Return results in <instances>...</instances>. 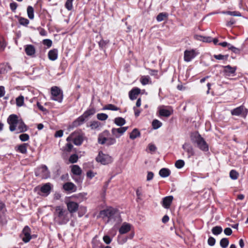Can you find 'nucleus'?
Instances as JSON below:
<instances>
[{
  "label": "nucleus",
  "mask_w": 248,
  "mask_h": 248,
  "mask_svg": "<svg viewBox=\"0 0 248 248\" xmlns=\"http://www.w3.org/2000/svg\"><path fill=\"white\" fill-rule=\"evenodd\" d=\"M86 119V118L84 117V115L83 114L82 115L79 117L76 120H75L74 122V125L75 126H78L82 124L84 122Z\"/></svg>",
  "instance_id": "a878e982"
},
{
  "label": "nucleus",
  "mask_w": 248,
  "mask_h": 248,
  "mask_svg": "<svg viewBox=\"0 0 248 248\" xmlns=\"http://www.w3.org/2000/svg\"><path fill=\"white\" fill-rule=\"evenodd\" d=\"M222 232V229L221 227L217 226L213 227L212 229V233L216 235L220 234Z\"/></svg>",
  "instance_id": "c9c22d12"
},
{
  "label": "nucleus",
  "mask_w": 248,
  "mask_h": 248,
  "mask_svg": "<svg viewBox=\"0 0 248 248\" xmlns=\"http://www.w3.org/2000/svg\"><path fill=\"white\" fill-rule=\"evenodd\" d=\"M97 118L99 120L105 121L108 119V116L105 113H98L97 115Z\"/></svg>",
  "instance_id": "de8ad7c7"
},
{
  "label": "nucleus",
  "mask_w": 248,
  "mask_h": 248,
  "mask_svg": "<svg viewBox=\"0 0 248 248\" xmlns=\"http://www.w3.org/2000/svg\"><path fill=\"white\" fill-rule=\"evenodd\" d=\"M74 0H67L65 3V7L68 10L71 11L73 9V1Z\"/></svg>",
  "instance_id": "a19ab883"
},
{
  "label": "nucleus",
  "mask_w": 248,
  "mask_h": 248,
  "mask_svg": "<svg viewBox=\"0 0 248 248\" xmlns=\"http://www.w3.org/2000/svg\"><path fill=\"white\" fill-rule=\"evenodd\" d=\"M228 56L226 55H223L221 54L219 55H215L214 58H216L217 60H224V59H227Z\"/></svg>",
  "instance_id": "13d9d810"
},
{
  "label": "nucleus",
  "mask_w": 248,
  "mask_h": 248,
  "mask_svg": "<svg viewBox=\"0 0 248 248\" xmlns=\"http://www.w3.org/2000/svg\"><path fill=\"white\" fill-rule=\"evenodd\" d=\"M168 14L166 13H159L156 16V20L158 22H161L168 17Z\"/></svg>",
  "instance_id": "2f4dec72"
},
{
  "label": "nucleus",
  "mask_w": 248,
  "mask_h": 248,
  "mask_svg": "<svg viewBox=\"0 0 248 248\" xmlns=\"http://www.w3.org/2000/svg\"><path fill=\"white\" fill-rule=\"evenodd\" d=\"M104 242L107 244H109L111 242V239L108 235H105L103 238Z\"/></svg>",
  "instance_id": "4d7b16f0"
},
{
  "label": "nucleus",
  "mask_w": 248,
  "mask_h": 248,
  "mask_svg": "<svg viewBox=\"0 0 248 248\" xmlns=\"http://www.w3.org/2000/svg\"><path fill=\"white\" fill-rule=\"evenodd\" d=\"M154 174L152 172H148L147 176V181H149L153 179Z\"/></svg>",
  "instance_id": "e2e57ef3"
},
{
  "label": "nucleus",
  "mask_w": 248,
  "mask_h": 248,
  "mask_svg": "<svg viewBox=\"0 0 248 248\" xmlns=\"http://www.w3.org/2000/svg\"><path fill=\"white\" fill-rule=\"evenodd\" d=\"M207 242H208V244L209 246H213L215 244L216 239L214 237L210 236L209 237Z\"/></svg>",
  "instance_id": "864d4df0"
},
{
  "label": "nucleus",
  "mask_w": 248,
  "mask_h": 248,
  "mask_svg": "<svg viewBox=\"0 0 248 248\" xmlns=\"http://www.w3.org/2000/svg\"><path fill=\"white\" fill-rule=\"evenodd\" d=\"M224 233L227 235H231L232 233V230L230 228H226L224 231Z\"/></svg>",
  "instance_id": "680f3d73"
},
{
  "label": "nucleus",
  "mask_w": 248,
  "mask_h": 248,
  "mask_svg": "<svg viewBox=\"0 0 248 248\" xmlns=\"http://www.w3.org/2000/svg\"><path fill=\"white\" fill-rule=\"evenodd\" d=\"M51 188V184L49 183H48L43 185L41 187L40 190L42 193L45 194L46 195H47L49 194Z\"/></svg>",
  "instance_id": "5701e85b"
},
{
  "label": "nucleus",
  "mask_w": 248,
  "mask_h": 248,
  "mask_svg": "<svg viewBox=\"0 0 248 248\" xmlns=\"http://www.w3.org/2000/svg\"><path fill=\"white\" fill-rule=\"evenodd\" d=\"M140 135V133L139 130L137 128H135L130 134L129 138L131 140H134L137 137H139Z\"/></svg>",
  "instance_id": "c85d7f7f"
},
{
  "label": "nucleus",
  "mask_w": 248,
  "mask_h": 248,
  "mask_svg": "<svg viewBox=\"0 0 248 248\" xmlns=\"http://www.w3.org/2000/svg\"><path fill=\"white\" fill-rule=\"evenodd\" d=\"M19 138L22 141H26L29 140V136L27 134H22L19 135Z\"/></svg>",
  "instance_id": "8fccbe9b"
},
{
  "label": "nucleus",
  "mask_w": 248,
  "mask_h": 248,
  "mask_svg": "<svg viewBox=\"0 0 248 248\" xmlns=\"http://www.w3.org/2000/svg\"><path fill=\"white\" fill-rule=\"evenodd\" d=\"M193 142L196 143L197 147L203 152H207L209 150L208 144L204 139L199 133H194L191 137Z\"/></svg>",
  "instance_id": "f03ea898"
},
{
  "label": "nucleus",
  "mask_w": 248,
  "mask_h": 248,
  "mask_svg": "<svg viewBox=\"0 0 248 248\" xmlns=\"http://www.w3.org/2000/svg\"><path fill=\"white\" fill-rule=\"evenodd\" d=\"M104 110H114V111H117L119 110L120 108H118L117 107L115 106V105L113 104H108L106 105L103 108Z\"/></svg>",
  "instance_id": "f704fd0d"
},
{
  "label": "nucleus",
  "mask_w": 248,
  "mask_h": 248,
  "mask_svg": "<svg viewBox=\"0 0 248 248\" xmlns=\"http://www.w3.org/2000/svg\"><path fill=\"white\" fill-rule=\"evenodd\" d=\"M5 94V89L3 86H0V98L3 97Z\"/></svg>",
  "instance_id": "338daca9"
},
{
  "label": "nucleus",
  "mask_w": 248,
  "mask_h": 248,
  "mask_svg": "<svg viewBox=\"0 0 248 248\" xmlns=\"http://www.w3.org/2000/svg\"><path fill=\"white\" fill-rule=\"evenodd\" d=\"M48 57L51 61L56 60L58 58V50L57 49L50 50L48 53Z\"/></svg>",
  "instance_id": "4be33fe9"
},
{
  "label": "nucleus",
  "mask_w": 248,
  "mask_h": 248,
  "mask_svg": "<svg viewBox=\"0 0 248 248\" xmlns=\"http://www.w3.org/2000/svg\"><path fill=\"white\" fill-rule=\"evenodd\" d=\"M25 51L28 56H32L35 53V48L32 45H28L25 46Z\"/></svg>",
  "instance_id": "a211bd4d"
},
{
  "label": "nucleus",
  "mask_w": 248,
  "mask_h": 248,
  "mask_svg": "<svg viewBox=\"0 0 248 248\" xmlns=\"http://www.w3.org/2000/svg\"><path fill=\"white\" fill-rule=\"evenodd\" d=\"M159 116L168 117L171 115V112L168 109L160 108L159 110Z\"/></svg>",
  "instance_id": "cd10ccee"
},
{
  "label": "nucleus",
  "mask_w": 248,
  "mask_h": 248,
  "mask_svg": "<svg viewBox=\"0 0 248 248\" xmlns=\"http://www.w3.org/2000/svg\"><path fill=\"white\" fill-rule=\"evenodd\" d=\"M148 149L151 152H154L156 150V147L154 144H149L148 145Z\"/></svg>",
  "instance_id": "bf43d9fd"
},
{
  "label": "nucleus",
  "mask_w": 248,
  "mask_h": 248,
  "mask_svg": "<svg viewBox=\"0 0 248 248\" xmlns=\"http://www.w3.org/2000/svg\"><path fill=\"white\" fill-rule=\"evenodd\" d=\"M73 146L70 143H67L64 147H63V149L64 151L66 152H70L73 148Z\"/></svg>",
  "instance_id": "603ef678"
},
{
  "label": "nucleus",
  "mask_w": 248,
  "mask_h": 248,
  "mask_svg": "<svg viewBox=\"0 0 248 248\" xmlns=\"http://www.w3.org/2000/svg\"><path fill=\"white\" fill-rule=\"evenodd\" d=\"M95 112V109L94 108H91L85 111L83 114L84 117L87 118L88 117L93 115Z\"/></svg>",
  "instance_id": "72a5a7b5"
},
{
  "label": "nucleus",
  "mask_w": 248,
  "mask_h": 248,
  "mask_svg": "<svg viewBox=\"0 0 248 248\" xmlns=\"http://www.w3.org/2000/svg\"><path fill=\"white\" fill-rule=\"evenodd\" d=\"M225 13H226L228 15H231V16H241V14L239 12H237L236 11H232V12L227 11V12H225Z\"/></svg>",
  "instance_id": "6e6d98bb"
},
{
  "label": "nucleus",
  "mask_w": 248,
  "mask_h": 248,
  "mask_svg": "<svg viewBox=\"0 0 248 248\" xmlns=\"http://www.w3.org/2000/svg\"><path fill=\"white\" fill-rule=\"evenodd\" d=\"M131 226L129 224L124 223L119 229V232L120 234H124L128 232L130 230Z\"/></svg>",
  "instance_id": "412c9836"
},
{
  "label": "nucleus",
  "mask_w": 248,
  "mask_h": 248,
  "mask_svg": "<svg viewBox=\"0 0 248 248\" xmlns=\"http://www.w3.org/2000/svg\"><path fill=\"white\" fill-rule=\"evenodd\" d=\"M98 143L101 144L106 143L107 138L104 137L102 135H99L98 138Z\"/></svg>",
  "instance_id": "09e8293b"
},
{
  "label": "nucleus",
  "mask_w": 248,
  "mask_h": 248,
  "mask_svg": "<svg viewBox=\"0 0 248 248\" xmlns=\"http://www.w3.org/2000/svg\"><path fill=\"white\" fill-rule=\"evenodd\" d=\"M51 93L52 95V99L62 102L63 99L62 91L57 86H53L51 88Z\"/></svg>",
  "instance_id": "7ed1b4c3"
},
{
  "label": "nucleus",
  "mask_w": 248,
  "mask_h": 248,
  "mask_svg": "<svg viewBox=\"0 0 248 248\" xmlns=\"http://www.w3.org/2000/svg\"><path fill=\"white\" fill-rule=\"evenodd\" d=\"M27 14L29 18L32 19L34 18V9L31 6H29L27 8Z\"/></svg>",
  "instance_id": "e433bc0d"
},
{
  "label": "nucleus",
  "mask_w": 248,
  "mask_h": 248,
  "mask_svg": "<svg viewBox=\"0 0 248 248\" xmlns=\"http://www.w3.org/2000/svg\"><path fill=\"white\" fill-rule=\"evenodd\" d=\"M18 116L15 114L10 115L7 119V123L9 124V129L13 132L16 130L17 124L19 121Z\"/></svg>",
  "instance_id": "0eeeda50"
},
{
  "label": "nucleus",
  "mask_w": 248,
  "mask_h": 248,
  "mask_svg": "<svg viewBox=\"0 0 248 248\" xmlns=\"http://www.w3.org/2000/svg\"><path fill=\"white\" fill-rule=\"evenodd\" d=\"M10 7L12 11H15L17 7V4L16 3L14 2L10 4Z\"/></svg>",
  "instance_id": "052dcab7"
},
{
  "label": "nucleus",
  "mask_w": 248,
  "mask_h": 248,
  "mask_svg": "<svg viewBox=\"0 0 248 248\" xmlns=\"http://www.w3.org/2000/svg\"><path fill=\"white\" fill-rule=\"evenodd\" d=\"M43 43L44 45L48 47H50L52 44V41L47 39H44L43 41Z\"/></svg>",
  "instance_id": "5fc2aeb1"
},
{
  "label": "nucleus",
  "mask_w": 248,
  "mask_h": 248,
  "mask_svg": "<svg viewBox=\"0 0 248 248\" xmlns=\"http://www.w3.org/2000/svg\"><path fill=\"white\" fill-rule=\"evenodd\" d=\"M35 174L36 176L42 179H47L50 176V172L46 165L38 168L35 171Z\"/></svg>",
  "instance_id": "39448f33"
},
{
  "label": "nucleus",
  "mask_w": 248,
  "mask_h": 248,
  "mask_svg": "<svg viewBox=\"0 0 248 248\" xmlns=\"http://www.w3.org/2000/svg\"><path fill=\"white\" fill-rule=\"evenodd\" d=\"M116 140L114 138H107L106 144L108 146L113 145L116 143Z\"/></svg>",
  "instance_id": "c03bdc74"
},
{
  "label": "nucleus",
  "mask_w": 248,
  "mask_h": 248,
  "mask_svg": "<svg viewBox=\"0 0 248 248\" xmlns=\"http://www.w3.org/2000/svg\"><path fill=\"white\" fill-rule=\"evenodd\" d=\"M19 22L22 25L27 26L29 24V21L26 18L21 17L19 20Z\"/></svg>",
  "instance_id": "3c124183"
},
{
  "label": "nucleus",
  "mask_w": 248,
  "mask_h": 248,
  "mask_svg": "<svg viewBox=\"0 0 248 248\" xmlns=\"http://www.w3.org/2000/svg\"><path fill=\"white\" fill-rule=\"evenodd\" d=\"M100 126V123L97 121H93L91 123L90 127L92 129H96Z\"/></svg>",
  "instance_id": "37998d69"
},
{
  "label": "nucleus",
  "mask_w": 248,
  "mask_h": 248,
  "mask_svg": "<svg viewBox=\"0 0 248 248\" xmlns=\"http://www.w3.org/2000/svg\"><path fill=\"white\" fill-rule=\"evenodd\" d=\"M63 135V131L60 130L56 132L55 134V137H62Z\"/></svg>",
  "instance_id": "69168bd1"
},
{
  "label": "nucleus",
  "mask_w": 248,
  "mask_h": 248,
  "mask_svg": "<svg viewBox=\"0 0 248 248\" xmlns=\"http://www.w3.org/2000/svg\"><path fill=\"white\" fill-rule=\"evenodd\" d=\"M183 149L187 153L188 158H190L195 154L194 149L191 145L188 143H185L182 146Z\"/></svg>",
  "instance_id": "2eb2a0df"
},
{
  "label": "nucleus",
  "mask_w": 248,
  "mask_h": 248,
  "mask_svg": "<svg viewBox=\"0 0 248 248\" xmlns=\"http://www.w3.org/2000/svg\"><path fill=\"white\" fill-rule=\"evenodd\" d=\"M54 221L59 225L66 224L70 219L69 213L60 206H56L53 213Z\"/></svg>",
  "instance_id": "f257e3e1"
},
{
  "label": "nucleus",
  "mask_w": 248,
  "mask_h": 248,
  "mask_svg": "<svg viewBox=\"0 0 248 248\" xmlns=\"http://www.w3.org/2000/svg\"><path fill=\"white\" fill-rule=\"evenodd\" d=\"M173 199V198L172 196H169L164 198L162 201L163 206L166 209L169 208Z\"/></svg>",
  "instance_id": "dca6fc26"
},
{
  "label": "nucleus",
  "mask_w": 248,
  "mask_h": 248,
  "mask_svg": "<svg viewBox=\"0 0 248 248\" xmlns=\"http://www.w3.org/2000/svg\"><path fill=\"white\" fill-rule=\"evenodd\" d=\"M128 129V127H121L118 128H113L111 129V133L116 138H119Z\"/></svg>",
  "instance_id": "ddd939ff"
},
{
  "label": "nucleus",
  "mask_w": 248,
  "mask_h": 248,
  "mask_svg": "<svg viewBox=\"0 0 248 248\" xmlns=\"http://www.w3.org/2000/svg\"><path fill=\"white\" fill-rule=\"evenodd\" d=\"M68 211L70 213H74L77 211L78 208V204L74 202H69L66 203Z\"/></svg>",
  "instance_id": "4468645a"
},
{
  "label": "nucleus",
  "mask_w": 248,
  "mask_h": 248,
  "mask_svg": "<svg viewBox=\"0 0 248 248\" xmlns=\"http://www.w3.org/2000/svg\"><path fill=\"white\" fill-rule=\"evenodd\" d=\"M6 44L3 40H0V49L3 50L5 47Z\"/></svg>",
  "instance_id": "774afa93"
},
{
  "label": "nucleus",
  "mask_w": 248,
  "mask_h": 248,
  "mask_svg": "<svg viewBox=\"0 0 248 248\" xmlns=\"http://www.w3.org/2000/svg\"><path fill=\"white\" fill-rule=\"evenodd\" d=\"M197 39L202 41L204 42L210 43L212 41V38L209 36H197Z\"/></svg>",
  "instance_id": "4c0bfd02"
},
{
  "label": "nucleus",
  "mask_w": 248,
  "mask_h": 248,
  "mask_svg": "<svg viewBox=\"0 0 248 248\" xmlns=\"http://www.w3.org/2000/svg\"><path fill=\"white\" fill-rule=\"evenodd\" d=\"M141 83L143 85H145L148 84H151V81L150 80V78L148 76H142L140 79Z\"/></svg>",
  "instance_id": "c756f323"
},
{
  "label": "nucleus",
  "mask_w": 248,
  "mask_h": 248,
  "mask_svg": "<svg viewBox=\"0 0 248 248\" xmlns=\"http://www.w3.org/2000/svg\"><path fill=\"white\" fill-rule=\"evenodd\" d=\"M16 127H17V130H18V133H22L27 130V126L22 119H20Z\"/></svg>",
  "instance_id": "aec40b11"
},
{
  "label": "nucleus",
  "mask_w": 248,
  "mask_h": 248,
  "mask_svg": "<svg viewBox=\"0 0 248 248\" xmlns=\"http://www.w3.org/2000/svg\"><path fill=\"white\" fill-rule=\"evenodd\" d=\"M20 236L25 243H27L30 241L31 238V229L28 226H26L24 228L22 233L20 234Z\"/></svg>",
  "instance_id": "9d476101"
},
{
  "label": "nucleus",
  "mask_w": 248,
  "mask_h": 248,
  "mask_svg": "<svg viewBox=\"0 0 248 248\" xmlns=\"http://www.w3.org/2000/svg\"><path fill=\"white\" fill-rule=\"evenodd\" d=\"M248 110L243 105L237 107L231 110L232 115L241 116L245 118L248 114Z\"/></svg>",
  "instance_id": "6e6552de"
},
{
  "label": "nucleus",
  "mask_w": 248,
  "mask_h": 248,
  "mask_svg": "<svg viewBox=\"0 0 248 248\" xmlns=\"http://www.w3.org/2000/svg\"><path fill=\"white\" fill-rule=\"evenodd\" d=\"M78 156L76 154L72 155L69 158V161L71 163H75L78 161Z\"/></svg>",
  "instance_id": "a18cd8bd"
},
{
  "label": "nucleus",
  "mask_w": 248,
  "mask_h": 248,
  "mask_svg": "<svg viewBox=\"0 0 248 248\" xmlns=\"http://www.w3.org/2000/svg\"><path fill=\"white\" fill-rule=\"evenodd\" d=\"M224 72L227 76H230L234 74L236 71L235 67H231L230 65H227L224 67Z\"/></svg>",
  "instance_id": "b1692460"
},
{
  "label": "nucleus",
  "mask_w": 248,
  "mask_h": 248,
  "mask_svg": "<svg viewBox=\"0 0 248 248\" xmlns=\"http://www.w3.org/2000/svg\"><path fill=\"white\" fill-rule=\"evenodd\" d=\"M140 90L138 88H133L129 93V98L131 100H135L137 96L140 93Z\"/></svg>",
  "instance_id": "f3484780"
},
{
  "label": "nucleus",
  "mask_w": 248,
  "mask_h": 248,
  "mask_svg": "<svg viewBox=\"0 0 248 248\" xmlns=\"http://www.w3.org/2000/svg\"><path fill=\"white\" fill-rule=\"evenodd\" d=\"M124 119L122 117H117L114 119V123L118 126H122L125 124Z\"/></svg>",
  "instance_id": "7c9ffc66"
},
{
  "label": "nucleus",
  "mask_w": 248,
  "mask_h": 248,
  "mask_svg": "<svg viewBox=\"0 0 248 248\" xmlns=\"http://www.w3.org/2000/svg\"><path fill=\"white\" fill-rule=\"evenodd\" d=\"M63 189L66 191L74 192L76 190V186L71 182H67L63 185Z\"/></svg>",
  "instance_id": "6ab92c4d"
},
{
  "label": "nucleus",
  "mask_w": 248,
  "mask_h": 248,
  "mask_svg": "<svg viewBox=\"0 0 248 248\" xmlns=\"http://www.w3.org/2000/svg\"><path fill=\"white\" fill-rule=\"evenodd\" d=\"M115 213L116 210L114 209L109 208L100 211V215L103 218L107 217L108 219H110L113 217Z\"/></svg>",
  "instance_id": "9b49d317"
},
{
  "label": "nucleus",
  "mask_w": 248,
  "mask_h": 248,
  "mask_svg": "<svg viewBox=\"0 0 248 248\" xmlns=\"http://www.w3.org/2000/svg\"><path fill=\"white\" fill-rule=\"evenodd\" d=\"M83 135L82 134L78 132H74L72 133L67 138V140L70 141L72 140L74 143L76 145H80L82 144L83 141Z\"/></svg>",
  "instance_id": "20e7f679"
},
{
  "label": "nucleus",
  "mask_w": 248,
  "mask_h": 248,
  "mask_svg": "<svg viewBox=\"0 0 248 248\" xmlns=\"http://www.w3.org/2000/svg\"><path fill=\"white\" fill-rule=\"evenodd\" d=\"M28 146V143H23L17 147V150L22 154H26L27 152V147Z\"/></svg>",
  "instance_id": "bb28decb"
},
{
  "label": "nucleus",
  "mask_w": 248,
  "mask_h": 248,
  "mask_svg": "<svg viewBox=\"0 0 248 248\" xmlns=\"http://www.w3.org/2000/svg\"><path fill=\"white\" fill-rule=\"evenodd\" d=\"M16 104L18 107L23 106L24 103V97L23 95H20L16 98Z\"/></svg>",
  "instance_id": "473e14b6"
},
{
  "label": "nucleus",
  "mask_w": 248,
  "mask_h": 248,
  "mask_svg": "<svg viewBox=\"0 0 248 248\" xmlns=\"http://www.w3.org/2000/svg\"><path fill=\"white\" fill-rule=\"evenodd\" d=\"M95 175V173H94L93 171L91 170H89L87 172V176L90 179H92L93 178Z\"/></svg>",
  "instance_id": "0e129e2a"
},
{
  "label": "nucleus",
  "mask_w": 248,
  "mask_h": 248,
  "mask_svg": "<svg viewBox=\"0 0 248 248\" xmlns=\"http://www.w3.org/2000/svg\"><path fill=\"white\" fill-rule=\"evenodd\" d=\"M71 172L73 175L78 177L77 178H74V179L78 183H80L82 182V179L80 178V175L82 173V170L79 166L77 165H73L71 166Z\"/></svg>",
  "instance_id": "1a4fd4ad"
},
{
  "label": "nucleus",
  "mask_w": 248,
  "mask_h": 248,
  "mask_svg": "<svg viewBox=\"0 0 248 248\" xmlns=\"http://www.w3.org/2000/svg\"><path fill=\"white\" fill-rule=\"evenodd\" d=\"M185 165V162L183 160H178L176 161L175 164V167L178 169H181L184 167Z\"/></svg>",
  "instance_id": "49530a36"
},
{
  "label": "nucleus",
  "mask_w": 248,
  "mask_h": 248,
  "mask_svg": "<svg viewBox=\"0 0 248 248\" xmlns=\"http://www.w3.org/2000/svg\"><path fill=\"white\" fill-rule=\"evenodd\" d=\"M96 160L103 165H107L111 163L113 159L110 155L104 154L102 152H99L98 155L96 157Z\"/></svg>",
  "instance_id": "423d86ee"
},
{
  "label": "nucleus",
  "mask_w": 248,
  "mask_h": 248,
  "mask_svg": "<svg viewBox=\"0 0 248 248\" xmlns=\"http://www.w3.org/2000/svg\"><path fill=\"white\" fill-rule=\"evenodd\" d=\"M229 244V241L228 238H223L220 241V245L222 248H226Z\"/></svg>",
  "instance_id": "58836bf2"
},
{
  "label": "nucleus",
  "mask_w": 248,
  "mask_h": 248,
  "mask_svg": "<svg viewBox=\"0 0 248 248\" xmlns=\"http://www.w3.org/2000/svg\"><path fill=\"white\" fill-rule=\"evenodd\" d=\"M162 125L161 122L158 120H154L152 122V126L154 129H157L160 127Z\"/></svg>",
  "instance_id": "ea45409f"
},
{
  "label": "nucleus",
  "mask_w": 248,
  "mask_h": 248,
  "mask_svg": "<svg viewBox=\"0 0 248 248\" xmlns=\"http://www.w3.org/2000/svg\"><path fill=\"white\" fill-rule=\"evenodd\" d=\"M238 175V173L235 170H232L230 172V176L233 180L237 179Z\"/></svg>",
  "instance_id": "79ce46f5"
},
{
  "label": "nucleus",
  "mask_w": 248,
  "mask_h": 248,
  "mask_svg": "<svg viewBox=\"0 0 248 248\" xmlns=\"http://www.w3.org/2000/svg\"><path fill=\"white\" fill-rule=\"evenodd\" d=\"M197 55V53L193 49L190 50H186L184 52V61L189 62L194 59Z\"/></svg>",
  "instance_id": "f8f14e48"
},
{
  "label": "nucleus",
  "mask_w": 248,
  "mask_h": 248,
  "mask_svg": "<svg viewBox=\"0 0 248 248\" xmlns=\"http://www.w3.org/2000/svg\"><path fill=\"white\" fill-rule=\"evenodd\" d=\"M170 174V170L167 168H162L159 170V175L163 178L168 177Z\"/></svg>",
  "instance_id": "393cba45"
}]
</instances>
